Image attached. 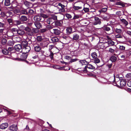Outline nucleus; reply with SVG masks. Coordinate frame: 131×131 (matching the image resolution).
I'll return each instance as SVG.
<instances>
[{
	"label": "nucleus",
	"instance_id": "obj_1",
	"mask_svg": "<svg viewBox=\"0 0 131 131\" xmlns=\"http://www.w3.org/2000/svg\"><path fill=\"white\" fill-rule=\"evenodd\" d=\"M95 68V67L92 65L90 64H88L81 70H79L80 71H83L85 73L87 72H91L92 71L90 70H93Z\"/></svg>",
	"mask_w": 131,
	"mask_h": 131
},
{
	"label": "nucleus",
	"instance_id": "obj_2",
	"mask_svg": "<svg viewBox=\"0 0 131 131\" xmlns=\"http://www.w3.org/2000/svg\"><path fill=\"white\" fill-rule=\"evenodd\" d=\"M22 53H23L20 56V58H15V60L18 61H25L28 63V62L26 60V59L27 57L28 54L23 52Z\"/></svg>",
	"mask_w": 131,
	"mask_h": 131
},
{
	"label": "nucleus",
	"instance_id": "obj_3",
	"mask_svg": "<svg viewBox=\"0 0 131 131\" xmlns=\"http://www.w3.org/2000/svg\"><path fill=\"white\" fill-rule=\"evenodd\" d=\"M63 23V21L62 20H58L57 19L52 23V25L54 27H61L62 26Z\"/></svg>",
	"mask_w": 131,
	"mask_h": 131
},
{
	"label": "nucleus",
	"instance_id": "obj_4",
	"mask_svg": "<svg viewBox=\"0 0 131 131\" xmlns=\"http://www.w3.org/2000/svg\"><path fill=\"white\" fill-rule=\"evenodd\" d=\"M57 19V17L56 15H54L52 17L49 18L47 19V22L49 24H50L51 23H53L54 22L55 20Z\"/></svg>",
	"mask_w": 131,
	"mask_h": 131
},
{
	"label": "nucleus",
	"instance_id": "obj_5",
	"mask_svg": "<svg viewBox=\"0 0 131 131\" xmlns=\"http://www.w3.org/2000/svg\"><path fill=\"white\" fill-rule=\"evenodd\" d=\"M30 49L31 48L30 46H27L23 48L22 50H21V51H22V52L27 53L30 51Z\"/></svg>",
	"mask_w": 131,
	"mask_h": 131
},
{
	"label": "nucleus",
	"instance_id": "obj_6",
	"mask_svg": "<svg viewBox=\"0 0 131 131\" xmlns=\"http://www.w3.org/2000/svg\"><path fill=\"white\" fill-rule=\"evenodd\" d=\"M58 5L59 6L61 7L60 8H57V9L59 10V13L65 11V9L64 8L65 6L64 5L62 4L61 3H59Z\"/></svg>",
	"mask_w": 131,
	"mask_h": 131
},
{
	"label": "nucleus",
	"instance_id": "obj_7",
	"mask_svg": "<svg viewBox=\"0 0 131 131\" xmlns=\"http://www.w3.org/2000/svg\"><path fill=\"white\" fill-rule=\"evenodd\" d=\"M15 50L17 51L22 52L21 50H22L23 48L21 44H18L15 46L14 47Z\"/></svg>",
	"mask_w": 131,
	"mask_h": 131
},
{
	"label": "nucleus",
	"instance_id": "obj_8",
	"mask_svg": "<svg viewBox=\"0 0 131 131\" xmlns=\"http://www.w3.org/2000/svg\"><path fill=\"white\" fill-rule=\"evenodd\" d=\"M51 32L56 35H59L61 33L60 29H53L50 31Z\"/></svg>",
	"mask_w": 131,
	"mask_h": 131
},
{
	"label": "nucleus",
	"instance_id": "obj_9",
	"mask_svg": "<svg viewBox=\"0 0 131 131\" xmlns=\"http://www.w3.org/2000/svg\"><path fill=\"white\" fill-rule=\"evenodd\" d=\"M78 61V63L80 65H86L87 64V62L85 60H80L77 59H74V62Z\"/></svg>",
	"mask_w": 131,
	"mask_h": 131
},
{
	"label": "nucleus",
	"instance_id": "obj_10",
	"mask_svg": "<svg viewBox=\"0 0 131 131\" xmlns=\"http://www.w3.org/2000/svg\"><path fill=\"white\" fill-rule=\"evenodd\" d=\"M34 19L35 21H43V20H42L41 16L39 15L35 16L34 17Z\"/></svg>",
	"mask_w": 131,
	"mask_h": 131
},
{
	"label": "nucleus",
	"instance_id": "obj_11",
	"mask_svg": "<svg viewBox=\"0 0 131 131\" xmlns=\"http://www.w3.org/2000/svg\"><path fill=\"white\" fill-rule=\"evenodd\" d=\"M18 127L17 125L13 124L9 127V129L11 131H17L18 130Z\"/></svg>",
	"mask_w": 131,
	"mask_h": 131
},
{
	"label": "nucleus",
	"instance_id": "obj_12",
	"mask_svg": "<svg viewBox=\"0 0 131 131\" xmlns=\"http://www.w3.org/2000/svg\"><path fill=\"white\" fill-rule=\"evenodd\" d=\"M126 81L125 79L121 80L119 83L120 87L121 88L124 87L126 85Z\"/></svg>",
	"mask_w": 131,
	"mask_h": 131
},
{
	"label": "nucleus",
	"instance_id": "obj_13",
	"mask_svg": "<svg viewBox=\"0 0 131 131\" xmlns=\"http://www.w3.org/2000/svg\"><path fill=\"white\" fill-rule=\"evenodd\" d=\"M94 19L95 21L94 22V25L97 24L100 25L101 23V22L100 19L98 17H95Z\"/></svg>",
	"mask_w": 131,
	"mask_h": 131
},
{
	"label": "nucleus",
	"instance_id": "obj_14",
	"mask_svg": "<svg viewBox=\"0 0 131 131\" xmlns=\"http://www.w3.org/2000/svg\"><path fill=\"white\" fill-rule=\"evenodd\" d=\"M8 126V123H5L0 125V128L2 129H5L7 128Z\"/></svg>",
	"mask_w": 131,
	"mask_h": 131
},
{
	"label": "nucleus",
	"instance_id": "obj_15",
	"mask_svg": "<svg viewBox=\"0 0 131 131\" xmlns=\"http://www.w3.org/2000/svg\"><path fill=\"white\" fill-rule=\"evenodd\" d=\"M21 15H28V9H21L20 11Z\"/></svg>",
	"mask_w": 131,
	"mask_h": 131
},
{
	"label": "nucleus",
	"instance_id": "obj_16",
	"mask_svg": "<svg viewBox=\"0 0 131 131\" xmlns=\"http://www.w3.org/2000/svg\"><path fill=\"white\" fill-rule=\"evenodd\" d=\"M38 32V29L33 28L31 29V32L29 34L30 36H32L34 33H37Z\"/></svg>",
	"mask_w": 131,
	"mask_h": 131
},
{
	"label": "nucleus",
	"instance_id": "obj_17",
	"mask_svg": "<svg viewBox=\"0 0 131 131\" xmlns=\"http://www.w3.org/2000/svg\"><path fill=\"white\" fill-rule=\"evenodd\" d=\"M20 19L21 21H26L28 20L27 16L25 15H22L20 17Z\"/></svg>",
	"mask_w": 131,
	"mask_h": 131
},
{
	"label": "nucleus",
	"instance_id": "obj_18",
	"mask_svg": "<svg viewBox=\"0 0 131 131\" xmlns=\"http://www.w3.org/2000/svg\"><path fill=\"white\" fill-rule=\"evenodd\" d=\"M72 28L71 27H68L66 29V34L69 35L72 32Z\"/></svg>",
	"mask_w": 131,
	"mask_h": 131
},
{
	"label": "nucleus",
	"instance_id": "obj_19",
	"mask_svg": "<svg viewBox=\"0 0 131 131\" xmlns=\"http://www.w3.org/2000/svg\"><path fill=\"white\" fill-rule=\"evenodd\" d=\"M17 33L18 35L20 36H22L25 34V32L23 30L18 29Z\"/></svg>",
	"mask_w": 131,
	"mask_h": 131
},
{
	"label": "nucleus",
	"instance_id": "obj_20",
	"mask_svg": "<svg viewBox=\"0 0 131 131\" xmlns=\"http://www.w3.org/2000/svg\"><path fill=\"white\" fill-rule=\"evenodd\" d=\"M24 30L27 31V33L28 35L30 36L29 34L31 32V29L29 27H25Z\"/></svg>",
	"mask_w": 131,
	"mask_h": 131
},
{
	"label": "nucleus",
	"instance_id": "obj_21",
	"mask_svg": "<svg viewBox=\"0 0 131 131\" xmlns=\"http://www.w3.org/2000/svg\"><path fill=\"white\" fill-rule=\"evenodd\" d=\"M112 28L111 25H109L108 26H105L103 27V29L105 31H110L111 29V28Z\"/></svg>",
	"mask_w": 131,
	"mask_h": 131
},
{
	"label": "nucleus",
	"instance_id": "obj_22",
	"mask_svg": "<svg viewBox=\"0 0 131 131\" xmlns=\"http://www.w3.org/2000/svg\"><path fill=\"white\" fill-rule=\"evenodd\" d=\"M109 45L107 47L114 46V42L112 40H108L107 42H106Z\"/></svg>",
	"mask_w": 131,
	"mask_h": 131
},
{
	"label": "nucleus",
	"instance_id": "obj_23",
	"mask_svg": "<svg viewBox=\"0 0 131 131\" xmlns=\"http://www.w3.org/2000/svg\"><path fill=\"white\" fill-rule=\"evenodd\" d=\"M41 49V47L39 45H37V46L35 47V50L36 52H40Z\"/></svg>",
	"mask_w": 131,
	"mask_h": 131
},
{
	"label": "nucleus",
	"instance_id": "obj_24",
	"mask_svg": "<svg viewBox=\"0 0 131 131\" xmlns=\"http://www.w3.org/2000/svg\"><path fill=\"white\" fill-rule=\"evenodd\" d=\"M11 4L10 0H5L4 5L6 6H10Z\"/></svg>",
	"mask_w": 131,
	"mask_h": 131
},
{
	"label": "nucleus",
	"instance_id": "obj_25",
	"mask_svg": "<svg viewBox=\"0 0 131 131\" xmlns=\"http://www.w3.org/2000/svg\"><path fill=\"white\" fill-rule=\"evenodd\" d=\"M117 59L116 57L113 56H112L110 58V60L112 61V62H114L116 61Z\"/></svg>",
	"mask_w": 131,
	"mask_h": 131
},
{
	"label": "nucleus",
	"instance_id": "obj_26",
	"mask_svg": "<svg viewBox=\"0 0 131 131\" xmlns=\"http://www.w3.org/2000/svg\"><path fill=\"white\" fill-rule=\"evenodd\" d=\"M34 24L36 27L38 28H39L41 27L42 25L39 22H35L34 23Z\"/></svg>",
	"mask_w": 131,
	"mask_h": 131
},
{
	"label": "nucleus",
	"instance_id": "obj_27",
	"mask_svg": "<svg viewBox=\"0 0 131 131\" xmlns=\"http://www.w3.org/2000/svg\"><path fill=\"white\" fill-rule=\"evenodd\" d=\"M64 58L65 59L68 60H71L69 62H74V59H71V57L68 56H65Z\"/></svg>",
	"mask_w": 131,
	"mask_h": 131
},
{
	"label": "nucleus",
	"instance_id": "obj_28",
	"mask_svg": "<svg viewBox=\"0 0 131 131\" xmlns=\"http://www.w3.org/2000/svg\"><path fill=\"white\" fill-rule=\"evenodd\" d=\"M110 18V16L109 15H107L105 16V15H103L102 17V18L105 20L107 21H108Z\"/></svg>",
	"mask_w": 131,
	"mask_h": 131
},
{
	"label": "nucleus",
	"instance_id": "obj_29",
	"mask_svg": "<svg viewBox=\"0 0 131 131\" xmlns=\"http://www.w3.org/2000/svg\"><path fill=\"white\" fill-rule=\"evenodd\" d=\"M21 21L20 20H15L13 21V24L15 25H19L22 23Z\"/></svg>",
	"mask_w": 131,
	"mask_h": 131
},
{
	"label": "nucleus",
	"instance_id": "obj_30",
	"mask_svg": "<svg viewBox=\"0 0 131 131\" xmlns=\"http://www.w3.org/2000/svg\"><path fill=\"white\" fill-rule=\"evenodd\" d=\"M21 44L24 47L27 46L28 44L26 40H23L22 41Z\"/></svg>",
	"mask_w": 131,
	"mask_h": 131
},
{
	"label": "nucleus",
	"instance_id": "obj_31",
	"mask_svg": "<svg viewBox=\"0 0 131 131\" xmlns=\"http://www.w3.org/2000/svg\"><path fill=\"white\" fill-rule=\"evenodd\" d=\"M7 40L5 38H3L2 39L1 41L3 45H4L6 44Z\"/></svg>",
	"mask_w": 131,
	"mask_h": 131
},
{
	"label": "nucleus",
	"instance_id": "obj_32",
	"mask_svg": "<svg viewBox=\"0 0 131 131\" xmlns=\"http://www.w3.org/2000/svg\"><path fill=\"white\" fill-rule=\"evenodd\" d=\"M91 55L93 59L96 58L97 57V53L95 52H94L91 53Z\"/></svg>",
	"mask_w": 131,
	"mask_h": 131
},
{
	"label": "nucleus",
	"instance_id": "obj_33",
	"mask_svg": "<svg viewBox=\"0 0 131 131\" xmlns=\"http://www.w3.org/2000/svg\"><path fill=\"white\" fill-rule=\"evenodd\" d=\"M8 50L9 52H13L15 51V49L14 47H9L8 49Z\"/></svg>",
	"mask_w": 131,
	"mask_h": 131
},
{
	"label": "nucleus",
	"instance_id": "obj_34",
	"mask_svg": "<svg viewBox=\"0 0 131 131\" xmlns=\"http://www.w3.org/2000/svg\"><path fill=\"white\" fill-rule=\"evenodd\" d=\"M51 40L53 42H58L59 41L57 37H54L52 38Z\"/></svg>",
	"mask_w": 131,
	"mask_h": 131
},
{
	"label": "nucleus",
	"instance_id": "obj_35",
	"mask_svg": "<svg viewBox=\"0 0 131 131\" xmlns=\"http://www.w3.org/2000/svg\"><path fill=\"white\" fill-rule=\"evenodd\" d=\"M2 51L3 53L5 55L7 54L9 52L8 50L5 49H2Z\"/></svg>",
	"mask_w": 131,
	"mask_h": 131
},
{
	"label": "nucleus",
	"instance_id": "obj_36",
	"mask_svg": "<svg viewBox=\"0 0 131 131\" xmlns=\"http://www.w3.org/2000/svg\"><path fill=\"white\" fill-rule=\"evenodd\" d=\"M7 21L8 23L10 25H12L13 23V20L11 18H8L7 19Z\"/></svg>",
	"mask_w": 131,
	"mask_h": 131
},
{
	"label": "nucleus",
	"instance_id": "obj_37",
	"mask_svg": "<svg viewBox=\"0 0 131 131\" xmlns=\"http://www.w3.org/2000/svg\"><path fill=\"white\" fill-rule=\"evenodd\" d=\"M28 15H29V14H30L32 15L34 14V10L31 9H29L28 10Z\"/></svg>",
	"mask_w": 131,
	"mask_h": 131
},
{
	"label": "nucleus",
	"instance_id": "obj_38",
	"mask_svg": "<svg viewBox=\"0 0 131 131\" xmlns=\"http://www.w3.org/2000/svg\"><path fill=\"white\" fill-rule=\"evenodd\" d=\"M93 62H94L95 63H98L100 62V60L97 58H96L94 59L93 60Z\"/></svg>",
	"mask_w": 131,
	"mask_h": 131
},
{
	"label": "nucleus",
	"instance_id": "obj_39",
	"mask_svg": "<svg viewBox=\"0 0 131 131\" xmlns=\"http://www.w3.org/2000/svg\"><path fill=\"white\" fill-rule=\"evenodd\" d=\"M121 21L126 26H127L128 24V22L125 19H121Z\"/></svg>",
	"mask_w": 131,
	"mask_h": 131
},
{
	"label": "nucleus",
	"instance_id": "obj_40",
	"mask_svg": "<svg viewBox=\"0 0 131 131\" xmlns=\"http://www.w3.org/2000/svg\"><path fill=\"white\" fill-rule=\"evenodd\" d=\"M37 40L38 41H41L42 40V37L41 36H38L37 37Z\"/></svg>",
	"mask_w": 131,
	"mask_h": 131
},
{
	"label": "nucleus",
	"instance_id": "obj_41",
	"mask_svg": "<svg viewBox=\"0 0 131 131\" xmlns=\"http://www.w3.org/2000/svg\"><path fill=\"white\" fill-rule=\"evenodd\" d=\"M107 10V8H103L101 10H99V12H100V13H104Z\"/></svg>",
	"mask_w": 131,
	"mask_h": 131
},
{
	"label": "nucleus",
	"instance_id": "obj_42",
	"mask_svg": "<svg viewBox=\"0 0 131 131\" xmlns=\"http://www.w3.org/2000/svg\"><path fill=\"white\" fill-rule=\"evenodd\" d=\"M115 4L116 5H121L122 7H124L125 6V5L124 4L121 2H116Z\"/></svg>",
	"mask_w": 131,
	"mask_h": 131
},
{
	"label": "nucleus",
	"instance_id": "obj_43",
	"mask_svg": "<svg viewBox=\"0 0 131 131\" xmlns=\"http://www.w3.org/2000/svg\"><path fill=\"white\" fill-rule=\"evenodd\" d=\"M113 83H114L115 84V85H114L117 86H119V85L118 84H119V82L117 81L116 83L115 82V75H114V80H113Z\"/></svg>",
	"mask_w": 131,
	"mask_h": 131
},
{
	"label": "nucleus",
	"instance_id": "obj_44",
	"mask_svg": "<svg viewBox=\"0 0 131 131\" xmlns=\"http://www.w3.org/2000/svg\"><path fill=\"white\" fill-rule=\"evenodd\" d=\"M30 4V2L27 1H24V4L27 7H28L29 6Z\"/></svg>",
	"mask_w": 131,
	"mask_h": 131
},
{
	"label": "nucleus",
	"instance_id": "obj_45",
	"mask_svg": "<svg viewBox=\"0 0 131 131\" xmlns=\"http://www.w3.org/2000/svg\"><path fill=\"white\" fill-rule=\"evenodd\" d=\"M50 54L48 56L50 57L51 60H52L53 59V58L54 53H53L51 51H50Z\"/></svg>",
	"mask_w": 131,
	"mask_h": 131
},
{
	"label": "nucleus",
	"instance_id": "obj_46",
	"mask_svg": "<svg viewBox=\"0 0 131 131\" xmlns=\"http://www.w3.org/2000/svg\"><path fill=\"white\" fill-rule=\"evenodd\" d=\"M13 42L11 40L8 41L7 43V45L10 46H12L13 45Z\"/></svg>",
	"mask_w": 131,
	"mask_h": 131
},
{
	"label": "nucleus",
	"instance_id": "obj_47",
	"mask_svg": "<svg viewBox=\"0 0 131 131\" xmlns=\"http://www.w3.org/2000/svg\"><path fill=\"white\" fill-rule=\"evenodd\" d=\"M126 78L128 79H131V73H127L126 75Z\"/></svg>",
	"mask_w": 131,
	"mask_h": 131
},
{
	"label": "nucleus",
	"instance_id": "obj_48",
	"mask_svg": "<svg viewBox=\"0 0 131 131\" xmlns=\"http://www.w3.org/2000/svg\"><path fill=\"white\" fill-rule=\"evenodd\" d=\"M116 32L117 33H121L122 32V30L121 29H118L116 28L115 29Z\"/></svg>",
	"mask_w": 131,
	"mask_h": 131
},
{
	"label": "nucleus",
	"instance_id": "obj_49",
	"mask_svg": "<svg viewBox=\"0 0 131 131\" xmlns=\"http://www.w3.org/2000/svg\"><path fill=\"white\" fill-rule=\"evenodd\" d=\"M18 30V29L17 28H12L11 29V30L13 33H15L16 32L17 33Z\"/></svg>",
	"mask_w": 131,
	"mask_h": 131
},
{
	"label": "nucleus",
	"instance_id": "obj_50",
	"mask_svg": "<svg viewBox=\"0 0 131 131\" xmlns=\"http://www.w3.org/2000/svg\"><path fill=\"white\" fill-rule=\"evenodd\" d=\"M60 68L61 69H63V70H70V68L69 67H61Z\"/></svg>",
	"mask_w": 131,
	"mask_h": 131
},
{
	"label": "nucleus",
	"instance_id": "obj_51",
	"mask_svg": "<svg viewBox=\"0 0 131 131\" xmlns=\"http://www.w3.org/2000/svg\"><path fill=\"white\" fill-rule=\"evenodd\" d=\"M82 7L81 6H76L74 5V10H76L79 9H82Z\"/></svg>",
	"mask_w": 131,
	"mask_h": 131
},
{
	"label": "nucleus",
	"instance_id": "obj_52",
	"mask_svg": "<svg viewBox=\"0 0 131 131\" xmlns=\"http://www.w3.org/2000/svg\"><path fill=\"white\" fill-rule=\"evenodd\" d=\"M40 16H41V17H42L44 18H47L48 17V16L46 14H45L42 13H41Z\"/></svg>",
	"mask_w": 131,
	"mask_h": 131
},
{
	"label": "nucleus",
	"instance_id": "obj_53",
	"mask_svg": "<svg viewBox=\"0 0 131 131\" xmlns=\"http://www.w3.org/2000/svg\"><path fill=\"white\" fill-rule=\"evenodd\" d=\"M79 36L77 34H75L74 35V40H77L79 39Z\"/></svg>",
	"mask_w": 131,
	"mask_h": 131
},
{
	"label": "nucleus",
	"instance_id": "obj_54",
	"mask_svg": "<svg viewBox=\"0 0 131 131\" xmlns=\"http://www.w3.org/2000/svg\"><path fill=\"white\" fill-rule=\"evenodd\" d=\"M53 26L49 25H48L46 26V27L47 29H52L53 28Z\"/></svg>",
	"mask_w": 131,
	"mask_h": 131
},
{
	"label": "nucleus",
	"instance_id": "obj_55",
	"mask_svg": "<svg viewBox=\"0 0 131 131\" xmlns=\"http://www.w3.org/2000/svg\"><path fill=\"white\" fill-rule=\"evenodd\" d=\"M68 18H71L72 16L71 15L67 13L65 15Z\"/></svg>",
	"mask_w": 131,
	"mask_h": 131
},
{
	"label": "nucleus",
	"instance_id": "obj_56",
	"mask_svg": "<svg viewBox=\"0 0 131 131\" xmlns=\"http://www.w3.org/2000/svg\"><path fill=\"white\" fill-rule=\"evenodd\" d=\"M116 37L117 38H122V36L121 34H118L116 36Z\"/></svg>",
	"mask_w": 131,
	"mask_h": 131
},
{
	"label": "nucleus",
	"instance_id": "obj_57",
	"mask_svg": "<svg viewBox=\"0 0 131 131\" xmlns=\"http://www.w3.org/2000/svg\"><path fill=\"white\" fill-rule=\"evenodd\" d=\"M83 10L85 13L88 12L89 11V9L88 8H84Z\"/></svg>",
	"mask_w": 131,
	"mask_h": 131
},
{
	"label": "nucleus",
	"instance_id": "obj_58",
	"mask_svg": "<svg viewBox=\"0 0 131 131\" xmlns=\"http://www.w3.org/2000/svg\"><path fill=\"white\" fill-rule=\"evenodd\" d=\"M115 50L114 49H112L111 48H110L108 50V51L112 53H113L114 52Z\"/></svg>",
	"mask_w": 131,
	"mask_h": 131
},
{
	"label": "nucleus",
	"instance_id": "obj_59",
	"mask_svg": "<svg viewBox=\"0 0 131 131\" xmlns=\"http://www.w3.org/2000/svg\"><path fill=\"white\" fill-rule=\"evenodd\" d=\"M5 26V24L0 22V28H3Z\"/></svg>",
	"mask_w": 131,
	"mask_h": 131
},
{
	"label": "nucleus",
	"instance_id": "obj_60",
	"mask_svg": "<svg viewBox=\"0 0 131 131\" xmlns=\"http://www.w3.org/2000/svg\"><path fill=\"white\" fill-rule=\"evenodd\" d=\"M47 30L46 28L43 29H41L40 30V32L41 33H43L45 32Z\"/></svg>",
	"mask_w": 131,
	"mask_h": 131
},
{
	"label": "nucleus",
	"instance_id": "obj_61",
	"mask_svg": "<svg viewBox=\"0 0 131 131\" xmlns=\"http://www.w3.org/2000/svg\"><path fill=\"white\" fill-rule=\"evenodd\" d=\"M116 14L119 16H121L122 15V13L120 11H118L116 12Z\"/></svg>",
	"mask_w": 131,
	"mask_h": 131
},
{
	"label": "nucleus",
	"instance_id": "obj_62",
	"mask_svg": "<svg viewBox=\"0 0 131 131\" xmlns=\"http://www.w3.org/2000/svg\"><path fill=\"white\" fill-rule=\"evenodd\" d=\"M127 85L130 87H131V81H128L127 83Z\"/></svg>",
	"mask_w": 131,
	"mask_h": 131
},
{
	"label": "nucleus",
	"instance_id": "obj_63",
	"mask_svg": "<svg viewBox=\"0 0 131 131\" xmlns=\"http://www.w3.org/2000/svg\"><path fill=\"white\" fill-rule=\"evenodd\" d=\"M54 47V46L53 45H49V49L50 50V51H51V50Z\"/></svg>",
	"mask_w": 131,
	"mask_h": 131
},
{
	"label": "nucleus",
	"instance_id": "obj_64",
	"mask_svg": "<svg viewBox=\"0 0 131 131\" xmlns=\"http://www.w3.org/2000/svg\"><path fill=\"white\" fill-rule=\"evenodd\" d=\"M120 48L122 50H124L125 49V47L123 46H121L120 47Z\"/></svg>",
	"mask_w": 131,
	"mask_h": 131
}]
</instances>
